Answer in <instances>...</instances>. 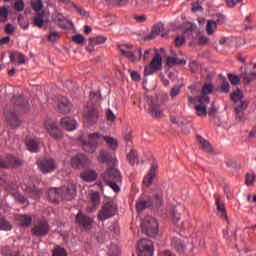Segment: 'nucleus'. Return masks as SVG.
I'll return each instance as SVG.
<instances>
[{"instance_id":"nucleus-1","label":"nucleus","mask_w":256,"mask_h":256,"mask_svg":"<svg viewBox=\"0 0 256 256\" xmlns=\"http://www.w3.org/2000/svg\"><path fill=\"white\" fill-rule=\"evenodd\" d=\"M98 161L99 163H106L109 167L107 171L102 174L103 181L114 193H119V191H121V188L119 187V184L121 183V172L115 168L117 159H115L109 151L101 150L98 155Z\"/></svg>"},{"instance_id":"nucleus-2","label":"nucleus","mask_w":256,"mask_h":256,"mask_svg":"<svg viewBox=\"0 0 256 256\" xmlns=\"http://www.w3.org/2000/svg\"><path fill=\"white\" fill-rule=\"evenodd\" d=\"M100 141H105L110 149L117 148V140H115L113 137L103 136L99 133L89 134L88 140L80 139L82 149L85 151V153H95Z\"/></svg>"},{"instance_id":"nucleus-3","label":"nucleus","mask_w":256,"mask_h":256,"mask_svg":"<svg viewBox=\"0 0 256 256\" xmlns=\"http://www.w3.org/2000/svg\"><path fill=\"white\" fill-rule=\"evenodd\" d=\"M16 88L13 86H1L0 89V99H9L12 97L11 103L23 113H27L31 111V105L29 104V100L22 95H15Z\"/></svg>"},{"instance_id":"nucleus-4","label":"nucleus","mask_w":256,"mask_h":256,"mask_svg":"<svg viewBox=\"0 0 256 256\" xmlns=\"http://www.w3.org/2000/svg\"><path fill=\"white\" fill-rule=\"evenodd\" d=\"M77 193V188L75 187V183L70 182L64 188H51L48 190V199L52 201V203H57L59 199H66V201H71L73 197H75Z\"/></svg>"},{"instance_id":"nucleus-5","label":"nucleus","mask_w":256,"mask_h":256,"mask_svg":"<svg viewBox=\"0 0 256 256\" xmlns=\"http://www.w3.org/2000/svg\"><path fill=\"white\" fill-rule=\"evenodd\" d=\"M152 205H155L156 207H161L163 205V191L159 188L154 191L153 199L151 196L140 198L136 203V210L138 213H141V211L152 207Z\"/></svg>"},{"instance_id":"nucleus-6","label":"nucleus","mask_w":256,"mask_h":256,"mask_svg":"<svg viewBox=\"0 0 256 256\" xmlns=\"http://www.w3.org/2000/svg\"><path fill=\"white\" fill-rule=\"evenodd\" d=\"M142 231L148 237H155L157 233H159V223H157V219L153 216H146L143 222L141 223Z\"/></svg>"},{"instance_id":"nucleus-7","label":"nucleus","mask_w":256,"mask_h":256,"mask_svg":"<svg viewBox=\"0 0 256 256\" xmlns=\"http://www.w3.org/2000/svg\"><path fill=\"white\" fill-rule=\"evenodd\" d=\"M118 49L120 53H122V55L129 59V61H131L132 63H135V61H137L136 55L139 56V60H141V57H143V52L141 51V48H138L136 52H133V45L122 44L118 46Z\"/></svg>"},{"instance_id":"nucleus-8","label":"nucleus","mask_w":256,"mask_h":256,"mask_svg":"<svg viewBox=\"0 0 256 256\" xmlns=\"http://www.w3.org/2000/svg\"><path fill=\"white\" fill-rule=\"evenodd\" d=\"M115 213H117V205L114 202H107L98 212V221H107V219L115 217Z\"/></svg>"},{"instance_id":"nucleus-9","label":"nucleus","mask_w":256,"mask_h":256,"mask_svg":"<svg viewBox=\"0 0 256 256\" xmlns=\"http://www.w3.org/2000/svg\"><path fill=\"white\" fill-rule=\"evenodd\" d=\"M49 231H51V227H49L47 220H39L33 225L32 235L35 237H45V235H49Z\"/></svg>"},{"instance_id":"nucleus-10","label":"nucleus","mask_w":256,"mask_h":256,"mask_svg":"<svg viewBox=\"0 0 256 256\" xmlns=\"http://www.w3.org/2000/svg\"><path fill=\"white\" fill-rule=\"evenodd\" d=\"M58 167L57 161L53 158H44L38 162V169L41 173L46 175L47 173H53Z\"/></svg>"},{"instance_id":"nucleus-11","label":"nucleus","mask_w":256,"mask_h":256,"mask_svg":"<svg viewBox=\"0 0 256 256\" xmlns=\"http://www.w3.org/2000/svg\"><path fill=\"white\" fill-rule=\"evenodd\" d=\"M4 117L6 119L7 124L10 127H13V129H17L18 127H21V118L17 115V112H15V109H5L4 110Z\"/></svg>"},{"instance_id":"nucleus-12","label":"nucleus","mask_w":256,"mask_h":256,"mask_svg":"<svg viewBox=\"0 0 256 256\" xmlns=\"http://www.w3.org/2000/svg\"><path fill=\"white\" fill-rule=\"evenodd\" d=\"M44 127L46 131H48L50 137H53V139H62L63 133L59 129V126H57V122L53 119H46L44 121Z\"/></svg>"},{"instance_id":"nucleus-13","label":"nucleus","mask_w":256,"mask_h":256,"mask_svg":"<svg viewBox=\"0 0 256 256\" xmlns=\"http://www.w3.org/2000/svg\"><path fill=\"white\" fill-rule=\"evenodd\" d=\"M209 101V96L196 97V102L198 103L195 106L196 115L199 117H205V115H207V105H209Z\"/></svg>"},{"instance_id":"nucleus-14","label":"nucleus","mask_w":256,"mask_h":256,"mask_svg":"<svg viewBox=\"0 0 256 256\" xmlns=\"http://www.w3.org/2000/svg\"><path fill=\"white\" fill-rule=\"evenodd\" d=\"M139 256H153V242L149 239H142L137 244Z\"/></svg>"},{"instance_id":"nucleus-15","label":"nucleus","mask_w":256,"mask_h":256,"mask_svg":"<svg viewBox=\"0 0 256 256\" xmlns=\"http://www.w3.org/2000/svg\"><path fill=\"white\" fill-rule=\"evenodd\" d=\"M90 164L91 160L84 154H77L71 159V165L74 169H85V167H89Z\"/></svg>"},{"instance_id":"nucleus-16","label":"nucleus","mask_w":256,"mask_h":256,"mask_svg":"<svg viewBox=\"0 0 256 256\" xmlns=\"http://www.w3.org/2000/svg\"><path fill=\"white\" fill-rule=\"evenodd\" d=\"M75 223L85 231H89L93 225V219L80 212L76 215Z\"/></svg>"},{"instance_id":"nucleus-17","label":"nucleus","mask_w":256,"mask_h":256,"mask_svg":"<svg viewBox=\"0 0 256 256\" xmlns=\"http://www.w3.org/2000/svg\"><path fill=\"white\" fill-rule=\"evenodd\" d=\"M196 30H197L196 25H190V27L187 28L186 31L184 32V35L177 36L175 38L176 47H181V45L185 43V37H187L188 39H193V34L195 33Z\"/></svg>"},{"instance_id":"nucleus-18","label":"nucleus","mask_w":256,"mask_h":256,"mask_svg":"<svg viewBox=\"0 0 256 256\" xmlns=\"http://www.w3.org/2000/svg\"><path fill=\"white\" fill-rule=\"evenodd\" d=\"M21 165V160L14 155H8L6 160L0 159V167L2 169H7V167H19Z\"/></svg>"},{"instance_id":"nucleus-19","label":"nucleus","mask_w":256,"mask_h":256,"mask_svg":"<svg viewBox=\"0 0 256 256\" xmlns=\"http://www.w3.org/2000/svg\"><path fill=\"white\" fill-rule=\"evenodd\" d=\"M26 146L32 153H37L41 149V140L37 137L28 136L26 138Z\"/></svg>"},{"instance_id":"nucleus-20","label":"nucleus","mask_w":256,"mask_h":256,"mask_svg":"<svg viewBox=\"0 0 256 256\" xmlns=\"http://www.w3.org/2000/svg\"><path fill=\"white\" fill-rule=\"evenodd\" d=\"M84 117L88 123H97V119H99V110H97L95 106H89Z\"/></svg>"},{"instance_id":"nucleus-21","label":"nucleus","mask_w":256,"mask_h":256,"mask_svg":"<svg viewBox=\"0 0 256 256\" xmlns=\"http://www.w3.org/2000/svg\"><path fill=\"white\" fill-rule=\"evenodd\" d=\"M225 17L219 15L217 20H209L206 25V31L208 35H213L217 29V25L224 23Z\"/></svg>"},{"instance_id":"nucleus-22","label":"nucleus","mask_w":256,"mask_h":256,"mask_svg":"<svg viewBox=\"0 0 256 256\" xmlns=\"http://www.w3.org/2000/svg\"><path fill=\"white\" fill-rule=\"evenodd\" d=\"M249 107V103L247 101H240L236 104L235 113L237 121H243L245 119V109Z\"/></svg>"},{"instance_id":"nucleus-23","label":"nucleus","mask_w":256,"mask_h":256,"mask_svg":"<svg viewBox=\"0 0 256 256\" xmlns=\"http://www.w3.org/2000/svg\"><path fill=\"white\" fill-rule=\"evenodd\" d=\"M90 201L91 205L87 208V213H95L97 211V205L101 203V198L99 197V192H91L90 193Z\"/></svg>"},{"instance_id":"nucleus-24","label":"nucleus","mask_w":256,"mask_h":256,"mask_svg":"<svg viewBox=\"0 0 256 256\" xmlns=\"http://www.w3.org/2000/svg\"><path fill=\"white\" fill-rule=\"evenodd\" d=\"M58 111L60 113H69L71 111V102L65 96L58 97Z\"/></svg>"},{"instance_id":"nucleus-25","label":"nucleus","mask_w":256,"mask_h":256,"mask_svg":"<svg viewBox=\"0 0 256 256\" xmlns=\"http://www.w3.org/2000/svg\"><path fill=\"white\" fill-rule=\"evenodd\" d=\"M163 31H165V25L163 23H158L152 28V33L148 35L146 39H155L158 35H161V37H165L167 33H163Z\"/></svg>"},{"instance_id":"nucleus-26","label":"nucleus","mask_w":256,"mask_h":256,"mask_svg":"<svg viewBox=\"0 0 256 256\" xmlns=\"http://www.w3.org/2000/svg\"><path fill=\"white\" fill-rule=\"evenodd\" d=\"M60 123L66 131H75V129H77V121L73 118L64 117L61 119Z\"/></svg>"},{"instance_id":"nucleus-27","label":"nucleus","mask_w":256,"mask_h":256,"mask_svg":"<svg viewBox=\"0 0 256 256\" xmlns=\"http://www.w3.org/2000/svg\"><path fill=\"white\" fill-rule=\"evenodd\" d=\"M157 164H152V167L148 174L143 179V186L149 187L153 183L154 177L157 175Z\"/></svg>"},{"instance_id":"nucleus-28","label":"nucleus","mask_w":256,"mask_h":256,"mask_svg":"<svg viewBox=\"0 0 256 256\" xmlns=\"http://www.w3.org/2000/svg\"><path fill=\"white\" fill-rule=\"evenodd\" d=\"M80 177L87 183H93V181L97 180V172L95 170H86L80 174Z\"/></svg>"},{"instance_id":"nucleus-29","label":"nucleus","mask_w":256,"mask_h":256,"mask_svg":"<svg viewBox=\"0 0 256 256\" xmlns=\"http://www.w3.org/2000/svg\"><path fill=\"white\" fill-rule=\"evenodd\" d=\"M22 189L28 194V197H32V199H39V197H41V189L32 188L27 185H22Z\"/></svg>"},{"instance_id":"nucleus-30","label":"nucleus","mask_w":256,"mask_h":256,"mask_svg":"<svg viewBox=\"0 0 256 256\" xmlns=\"http://www.w3.org/2000/svg\"><path fill=\"white\" fill-rule=\"evenodd\" d=\"M171 245L176 249V251H178V253H183L187 249V244L180 238H173Z\"/></svg>"},{"instance_id":"nucleus-31","label":"nucleus","mask_w":256,"mask_h":256,"mask_svg":"<svg viewBox=\"0 0 256 256\" xmlns=\"http://www.w3.org/2000/svg\"><path fill=\"white\" fill-rule=\"evenodd\" d=\"M53 21L56 23V25H59L62 29H67V25H69V21L65 19V16H63L60 13H55L53 15Z\"/></svg>"},{"instance_id":"nucleus-32","label":"nucleus","mask_w":256,"mask_h":256,"mask_svg":"<svg viewBox=\"0 0 256 256\" xmlns=\"http://www.w3.org/2000/svg\"><path fill=\"white\" fill-rule=\"evenodd\" d=\"M197 141L200 143V147L202 151H205L206 153H212L213 152V146H211V143L207 141L202 136L197 135Z\"/></svg>"},{"instance_id":"nucleus-33","label":"nucleus","mask_w":256,"mask_h":256,"mask_svg":"<svg viewBox=\"0 0 256 256\" xmlns=\"http://www.w3.org/2000/svg\"><path fill=\"white\" fill-rule=\"evenodd\" d=\"M0 185L6 189V191H15L17 189V184L7 181L5 176H1L0 174Z\"/></svg>"},{"instance_id":"nucleus-34","label":"nucleus","mask_w":256,"mask_h":256,"mask_svg":"<svg viewBox=\"0 0 256 256\" xmlns=\"http://www.w3.org/2000/svg\"><path fill=\"white\" fill-rule=\"evenodd\" d=\"M216 207H217V214H218V217H220L221 219H225L226 221H228L227 212H225V204H223V203L221 202V200H219V198H216Z\"/></svg>"},{"instance_id":"nucleus-35","label":"nucleus","mask_w":256,"mask_h":256,"mask_svg":"<svg viewBox=\"0 0 256 256\" xmlns=\"http://www.w3.org/2000/svg\"><path fill=\"white\" fill-rule=\"evenodd\" d=\"M150 67L156 71H159V69H161L162 67V59H161V55H159L158 53L153 57V59L150 62Z\"/></svg>"},{"instance_id":"nucleus-36","label":"nucleus","mask_w":256,"mask_h":256,"mask_svg":"<svg viewBox=\"0 0 256 256\" xmlns=\"http://www.w3.org/2000/svg\"><path fill=\"white\" fill-rule=\"evenodd\" d=\"M255 79H256V64L254 65L251 73L245 74L243 76V81L245 85H249V83H251L252 81H255Z\"/></svg>"},{"instance_id":"nucleus-37","label":"nucleus","mask_w":256,"mask_h":256,"mask_svg":"<svg viewBox=\"0 0 256 256\" xmlns=\"http://www.w3.org/2000/svg\"><path fill=\"white\" fill-rule=\"evenodd\" d=\"M166 63L168 67H173V65H187V61L175 57H168Z\"/></svg>"},{"instance_id":"nucleus-38","label":"nucleus","mask_w":256,"mask_h":256,"mask_svg":"<svg viewBox=\"0 0 256 256\" xmlns=\"http://www.w3.org/2000/svg\"><path fill=\"white\" fill-rule=\"evenodd\" d=\"M43 19H45V12L36 13L34 16V25L39 28L43 27V23L45 22Z\"/></svg>"},{"instance_id":"nucleus-39","label":"nucleus","mask_w":256,"mask_h":256,"mask_svg":"<svg viewBox=\"0 0 256 256\" xmlns=\"http://www.w3.org/2000/svg\"><path fill=\"white\" fill-rule=\"evenodd\" d=\"M13 226L4 217L0 216V231H11Z\"/></svg>"},{"instance_id":"nucleus-40","label":"nucleus","mask_w":256,"mask_h":256,"mask_svg":"<svg viewBox=\"0 0 256 256\" xmlns=\"http://www.w3.org/2000/svg\"><path fill=\"white\" fill-rule=\"evenodd\" d=\"M19 221L22 227H29V225H31L33 222V218H31V216L22 215L19 217Z\"/></svg>"},{"instance_id":"nucleus-41","label":"nucleus","mask_w":256,"mask_h":256,"mask_svg":"<svg viewBox=\"0 0 256 256\" xmlns=\"http://www.w3.org/2000/svg\"><path fill=\"white\" fill-rule=\"evenodd\" d=\"M9 19V9L5 6L0 8V23H5Z\"/></svg>"},{"instance_id":"nucleus-42","label":"nucleus","mask_w":256,"mask_h":256,"mask_svg":"<svg viewBox=\"0 0 256 256\" xmlns=\"http://www.w3.org/2000/svg\"><path fill=\"white\" fill-rule=\"evenodd\" d=\"M32 8L36 13H45V11H43V0H34L32 2Z\"/></svg>"},{"instance_id":"nucleus-43","label":"nucleus","mask_w":256,"mask_h":256,"mask_svg":"<svg viewBox=\"0 0 256 256\" xmlns=\"http://www.w3.org/2000/svg\"><path fill=\"white\" fill-rule=\"evenodd\" d=\"M230 98L232 101H234V103H237V105H239V103H241L243 99V92H241V90H237L236 92H233L231 94Z\"/></svg>"},{"instance_id":"nucleus-44","label":"nucleus","mask_w":256,"mask_h":256,"mask_svg":"<svg viewBox=\"0 0 256 256\" xmlns=\"http://www.w3.org/2000/svg\"><path fill=\"white\" fill-rule=\"evenodd\" d=\"M161 106L157 104H152L150 108V114L152 117H160L161 116Z\"/></svg>"},{"instance_id":"nucleus-45","label":"nucleus","mask_w":256,"mask_h":256,"mask_svg":"<svg viewBox=\"0 0 256 256\" xmlns=\"http://www.w3.org/2000/svg\"><path fill=\"white\" fill-rule=\"evenodd\" d=\"M89 41H90V45H103V43L107 41V38L103 36H97L94 38H90Z\"/></svg>"},{"instance_id":"nucleus-46","label":"nucleus","mask_w":256,"mask_h":256,"mask_svg":"<svg viewBox=\"0 0 256 256\" xmlns=\"http://www.w3.org/2000/svg\"><path fill=\"white\" fill-rule=\"evenodd\" d=\"M213 93V85L211 84H204L202 87V94L198 97H207V95Z\"/></svg>"},{"instance_id":"nucleus-47","label":"nucleus","mask_w":256,"mask_h":256,"mask_svg":"<svg viewBox=\"0 0 256 256\" xmlns=\"http://www.w3.org/2000/svg\"><path fill=\"white\" fill-rule=\"evenodd\" d=\"M52 256H67V250L61 246H56L52 251Z\"/></svg>"},{"instance_id":"nucleus-48","label":"nucleus","mask_w":256,"mask_h":256,"mask_svg":"<svg viewBox=\"0 0 256 256\" xmlns=\"http://www.w3.org/2000/svg\"><path fill=\"white\" fill-rule=\"evenodd\" d=\"M127 159L130 165H135V163L139 162V160L137 159V152H135V150L130 151V153L127 155Z\"/></svg>"},{"instance_id":"nucleus-49","label":"nucleus","mask_w":256,"mask_h":256,"mask_svg":"<svg viewBox=\"0 0 256 256\" xmlns=\"http://www.w3.org/2000/svg\"><path fill=\"white\" fill-rule=\"evenodd\" d=\"M119 246L116 244H111L108 250V256H119L120 254Z\"/></svg>"},{"instance_id":"nucleus-50","label":"nucleus","mask_w":256,"mask_h":256,"mask_svg":"<svg viewBox=\"0 0 256 256\" xmlns=\"http://www.w3.org/2000/svg\"><path fill=\"white\" fill-rule=\"evenodd\" d=\"M228 79L232 85H239L241 78L235 74H228Z\"/></svg>"},{"instance_id":"nucleus-51","label":"nucleus","mask_w":256,"mask_h":256,"mask_svg":"<svg viewBox=\"0 0 256 256\" xmlns=\"http://www.w3.org/2000/svg\"><path fill=\"white\" fill-rule=\"evenodd\" d=\"M61 37V34L59 32H50V34L48 35V41H50V43H55L57 41V39H59Z\"/></svg>"},{"instance_id":"nucleus-52","label":"nucleus","mask_w":256,"mask_h":256,"mask_svg":"<svg viewBox=\"0 0 256 256\" xmlns=\"http://www.w3.org/2000/svg\"><path fill=\"white\" fill-rule=\"evenodd\" d=\"M15 11L21 12L25 9V2L23 0H17L13 5Z\"/></svg>"},{"instance_id":"nucleus-53","label":"nucleus","mask_w":256,"mask_h":256,"mask_svg":"<svg viewBox=\"0 0 256 256\" xmlns=\"http://www.w3.org/2000/svg\"><path fill=\"white\" fill-rule=\"evenodd\" d=\"M229 82H227V80H223L221 85H220V92L221 93H229Z\"/></svg>"},{"instance_id":"nucleus-54","label":"nucleus","mask_w":256,"mask_h":256,"mask_svg":"<svg viewBox=\"0 0 256 256\" xmlns=\"http://www.w3.org/2000/svg\"><path fill=\"white\" fill-rule=\"evenodd\" d=\"M179 93H181V86H174L171 91H170V97H172V99H175V97H177V95H179Z\"/></svg>"},{"instance_id":"nucleus-55","label":"nucleus","mask_w":256,"mask_h":256,"mask_svg":"<svg viewBox=\"0 0 256 256\" xmlns=\"http://www.w3.org/2000/svg\"><path fill=\"white\" fill-rule=\"evenodd\" d=\"M72 41L78 45H81V43L85 41V37L82 34H76L72 37Z\"/></svg>"},{"instance_id":"nucleus-56","label":"nucleus","mask_w":256,"mask_h":256,"mask_svg":"<svg viewBox=\"0 0 256 256\" xmlns=\"http://www.w3.org/2000/svg\"><path fill=\"white\" fill-rule=\"evenodd\" d=\"M13 195L16 201H18V203H27V198L23 196L21 193L16 192Z\"/></svg>"},{"instance_id":"nucleus-57","label":"nucleus","mask_w":256,"mask_h":256,"mask_svg":"<svg viewBox=\"0 0 256 256\" xmlns=\"http://www.w3.org/2000/svg\"><path fill=\"white\" fill-rule=\"evenodd\" d=\"M255 183V174H246V185H253Z\"/></svg>"},{"instance_id":"nucleus-58","label":"nucleus","mask_w":256,"mask_h":256,"mask_svg":"<svg viewBox=\"0 0 256 256\" xmlns=\"http://www.w3.org/2000/svg\"><path fill=\"white\" fill-rule=\"evenodd\" d=\"M155 71H157V70L152 68L151 65L149 64V66H146L144 68V75L146 77L149 76V75H153L155 73Z\"/></svg>"},{"instance_id":"nucleus-59","label":"nucleus","mask_w":256,"mask_h":256,"mask_svg":"<svg viewBox=\"0 0 256 256\" xmlns=\"http://www.w3.org/2000/svg\"><path fill=\"white\" fill-rule=\"evenodd\" d=\"M106 117L111 122L115 121V119H116L115 114L113 113V111L111 109L106 110Z\"/></svg>"},{"instance_id":"nucleus-60","label":"nucleus","mask_w":256,"mask_h":256,"mask_svg":"<svg viewBox=\"0 0 256 256\" xmlns=\"http://www.w3.org/2000/svg\"><path fill=\"white\" fill-rule=\"evenodd\" d=\"M72 7H74L78 11V13L80 15H82L83 17H88L89 16V13L87 11H85V9H83L81 7H77L75 4Z\"/></svg>"},{"instance_id":"nucleus-61","label":"nucleus","mask_w":256,"mask_h":256,"mask_svg":"<svg viewBox=\"0 0 256 256\" xmlns=\"http://www.w3.org/2000/svg\"><path fill=\"white\" fill-rule=\"evenodd\" d=\"M15 57L18 59V64L23 65L25 63V56L19 52L15 54Z\"/></svg>"},{"instance_id":"nucleus-62","label":"nucleus","mask_w":256,"mask_h":256,"mask_svg":"<svg viewBox=\"0 0 256 256\" xmlns=\"http://www.w3.org/2000/svg\"><path fill=\"white\" fill-rule=\"evenodd\" d=\"M108 229L110 231H113V233H119V224H117V222H114L108 227Z\"/></svg>"},{"instance_id":"nucleus-63","label":"nucleus","mask_w":256,"mask_h":256,"mask_svg":"<svg viewBox=\"0 0 256 256\" xmlns=\"http://www.w3.org/2000/svg\"><path fill=\"white\" fill-rule=\"evenodd\" d=\"M5 32L8 33V35H13V33H15V27H13L12 24H7L5 27Z\"/></svg>"},{"instance_id":"nucleus-64","label":"nucleus","mask_w":256,"mask_h":256,"mask_svg":"<svg viewBox=\"0 0 256 256\" xmlns=\"http://www.w3.org/2000/svg\"><path fill=\"white\" fill-rule=\"evenodd\" d=\"M135 21H137V23H145L147 21V15H140V16H135L134 17Z\"/></svg>"}]
</instances>
